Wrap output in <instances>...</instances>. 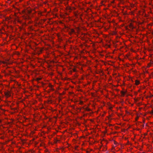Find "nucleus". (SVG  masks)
<instances>
[{"label":"nucleus","mask_w":153,"mask_h":153,"mask_svg":"<svg viewBox=\"0 0 153 153\" xmlns=\"http://www.w3.org/2000/svg\"><path fill=\"white\" fill-rule=\"evenodd\" d=\"M5 95L7 97H9L10 96V92H5Z\"/></svg>","instance_id":"f257e3e1"},{"label":"nucleus","mask_w":153,"mask_h":153,"mask_svg":"<svg viewBox=\"0 0 153 153\" xmlns=\"http://www.w3.org/2000/svg\"><path fill=\"white\" fill-rule=\"evenodd\" d=\"M83 109H85V110L87 111H90L91 110L90 108L87 107L86 108H82Z\"/></svg>","instance_id":"f03ea898"},{"label":"nucleus","mask_w":153,"mask_h":153,"mask_svg":"<svg viewBox=\"0 0 153 153\" xmlns=\"http://www.w3.org/2000/svg\"><path fill=\"white\" fill-rule=\"evenodd\" d=\"M139 84V81L138 80H136L135 81V84L136 85H137Z\"/></svg>","instance_id":"7ed1b4c3"},{"label":"nucleus","mask_w":153,"mask_h":153,"mask_svg":"<svg viewBox=\"0 0 153 153\" xmlns=\"http://www.w3.org/2000/svg\"><path fill=\"white\" fill-rule=\"evenodd\" d=\"M83 103V102L82 101H80L79 103V104H81V105Z\"/></svg>","instance_id":"20e7f679"},{"label":"nucleus","mask_w":153,"mask_h":153,"mask_svg":"<svg viewBox=\"0 0 153 153\" xmlns=\"http://www.w3.org/2000/svg\"><path fill=\"white\" fill-rule=\"evenodd\" d=\"M41 79L40 78H37V80L38 81Z\"/></svg>","instance_id":"39448f33"},{"label":"nucleus","mask_w":153,"mask_h":153,"mask_svg":"<svg viewBox=\"0 0 153 153\" xmlns=\"http://www.w3.org/2000/svg\"><path fill=\"white\" fill-rule=\"evenodd\" d=\"M78 109L80 111L81 110V108H79Z\"/></svg>","instance_id":"423d86ee"}]
</instances>
